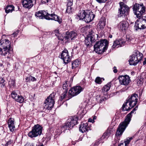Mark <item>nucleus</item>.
Here are the masks:
<instances>
[{
    "instance_id": "f257e3e1",
    "label": "nucleus",
    "mask_w": 146,
    "mask_h": 146,
    "mask_svg": "<svg viewBox=\"0 0 146 146\" xmlns=\"http://www.w3.org/2000/svg\"><path fill=\"white\" fill-rule=\"evenodd\" d=\"M138 95L134 93L129 96L121 108L123 111H128L137 104L138 101Z\"/></svg>"
},
{
    "instance_id": "f03ea898",
    "label": "nucleus",
    "mask_w": 146,
    "mask_h": 146,
    "mask_svg": "<svg viewBox=\"0 0 146 146\" xmlns=\"http://www.w3.org/2000/svg\"><path fill=\"white\" fill-rule=\"evenodd\" d=\"M137 107L138 106H137L134 108L133 110L127 115V117L125 121L120 124L116 133L115 135L116 136H120L122 135L131 121V118L132 116L131 114L137 110Z\"/></svg>"
},
{
    "instance_id": "7ed1b4c3",
    "label": "nucleus",
    "mask_w": 146,
    "mask_h": 146,
    "mask_svg": "<svg viewBox=\"0 0 146 146\" xmlns=\"http://www.w3.org/2000/svg\"><path fill=\"white\" fill-rule=\"evenodd\" d=\"M11 46L10 41L8 40L0 41V54L5 56L8 54L7 58H10L13 54L10 52Z\"/></svg>"
},
{
    "instance_id": "20e7f679",
    "label": "nucleus",
    "mask_w": 146,
    "mask_h": 146,
    "mask_svg": "<svg viewBox=\"0 0 146 146\" xmlns=\"http://www.w3.org/2000/svg\"><path fill=\"white\" fill-rule=\"evenodd\" d=\"M35 16L40 19L54 20L58 21L60 24L62 22L61 19L59 18L57 15L54 14H49L44 11H39L36 12Z\"/></svg>"
},
{
    "instance_id": "39448f33",
    "label": "nucleus",
    "mask_w": 146,
    "mask_h": 146,
    "mask_svg": "<svg viewBox=\"0 0 146 146\" xmlns=\"http://www.w3.org/2000/svg\"><path fill=\"white\" fill-rule=\"evenodd\" d=\"M108 42L105 40H102L97 41L94 45V51L98 54L103 53L107 50Z\"/></svg>"
},
{
    "instance_id": "423d86ee",
    "label": "nucleus",
    "mask_w": 146,
    "mask_h": 146,
    "mask_svg": "<svg viewBox=\"0 0 146 146\" xmlns=\"http://www.w3.org/2000/svg\"><path fill=\"white\" fill-rule=\"evenodd\" d=\"M134 13L138 18H141L142 15L145 13V8L143 4L140 5L135 4L133 7Z\"/></svg>"
},
{
    "instance_id": "0eeeda50",
    "label": "nucleus",
    "mask_w": 146,
    "mask_h": 146,
    "mask_svg": "<svg viewBox=\"0 0 146 146\" xmlns=\"http://www.w3.org/2000/svg\"><path fill=\"white\" fill-rule=\"evenodd\" d=\"M55 93H52L47 98L44 103V108L46 110H50L53 108L54 104Z\"/></svg>"
},
{
    "instance_id": "6e6552de",
    "label": "nucleus",
    "mask_w": 146,
    "mask_h": 146,
    "mask_svg": "<svg viewBox=\"0 0 146 146\" xmlns=\"http://www.w3.org/2000/svg\"><path fill=\"white\" fill-rule=\"evenodd\" d=\"M98 37V35L92 31L89 32V34L85 38V44L87 46H90L97 40Z\"/></svg>"
},
{
    "instance_id": "1a4fd4ad",
    "label": "nucleus",
    "mask_w": 146,
    "mask_h": 146,
    "mask_svg": "<svg viewBox=\"0 0 146 146\" xmlns=\"http://www.w3.org/2000/svg\"><path fill=\"white\" fill-rule=\"evenodd\" d=\"M143 54L138 51L130 56L129 60V64L131 65H135L142 59Z\"/></svg>"
},
{
    "instance_id": "9d476101",
    "label": "nucleus",
    "mask_w": 146,
    "mask_h": 146,
    "mask_svg": "<svg viewBox=\"0 0 146 146\" xmlns=\"http://www.w3.org/2000/svg\"><path fill=\"white\" fill-rule=\"evenodd\" d=\"M42 127L38 124L35 125L32 130L28 133V136L33 138L40 135L42 133Z\"/></svg>"
},
{
    "instance_id": "9b49d317",
    "label": "nucleus",
    "mask_w": 146,
    "mask_h": 146,
    "mask_svg": "<svg viewBox=\"0 0 146 146\" xmlns=\"http://www.w3.org/2000/svg\"><path fill=\"white\" fill-rule=\"evenodd\" d=\"M138 18L135 22L134 26V29L136 31L146 28V17H142V18Z\"/></svg>"
},
{
    "instance_id": "f8f14e48",
    "label": "nucleus",
    "mask_w": 146,
    "mask_h": 146,
    "mask_svg": "<svg viewBox=\"0 0 146 146\" xmlns=\"http://www.w3.org/2000/svg\"><path fill=\"white\" fill-rule=\"evenodd\" d=\"M78 119V117L77 116L72 117L71 118L68 119L67 122L62 127V129H64L65 130L72 128L77 123Z\"/></svg>"
},
{
    "instance_id": "ddd939ff",
    "label": "nucleus",
    "mask_w": 146,
    "mask_h": 146,
    "mask_svg": "<svg viewBox=\"0 0 146 146\" xmlns=\"http://www.w3.org/2000/svg\"><path fill=\"white\" fill-rule=\"evenodd\" d=\"M119 5L120 7L118 9V16L120 17L127 13L129 11V8L127 5L123 2L119 3Z\"/></svg>"
},
{
    "instance_id": "4468645a",
    "label": "nucleus",
    "mask_w": 146,
    "mask_h": 146,
    "mask_svg": "<svg viewBox=\"0 0 146 146\" xmlns=\"http://www.w3.org/2000/svg\"><path fill=\"white\" fill-rule=\"evenodd\" d=\"M83 88L80 86H77L72 88L69 91V94L72 97L76 96L83 91Z\"/></svg>"
},
{
    "instance_id": "2eb2a0df",
    "label": "nucleus",
    "mask_w": 146,
    "mask_h": 146,
    "mask_svg": "<svg viewBox=\"0 0 146 146\" xmlns=\"http://www.w3.org/2000/svg\"><path fill=\"white\" fill-rule=\"evenodd\" d=\"M118 79L120 84L125 86L128 85L131 81L129 76L127 75L120 76Z\"/></svg>"
},
{
    "instance_id": "dca6fc26",
    "label": "nucleus",
    "mask_w": 146,
    "mask_h": 146,
    "mask_svg": "<svg viewBox=\"0 0 146 146\" xmlns=\"http://www.w3.org/2000/svg\"><path fill=\"white\" fill-rule=\"evenodd\" d=\"M60 56V58L63 59L64 63L66 64L71 61L68 51L66 49H65L62 51Z\"/></svg>"
},
{
    "instance_id": "f3484780",
    "label": "nucleus",
    "mask_w": 146,
    "mask_h": 146,
    "mask_svg": "<svg viewBox=\"0 0 146 146\" xmlns=\"http://www.w3.org/2000/svg\"><path fill=\"white\" fill-rule=\"evenodd\" d=\"M95 17V15L92 12H89L88 13L86 12L84 19V20L86 23H89Z\"/></svg>"
},
{
    "instance_id": "a211bd4d",
    "label": "nucleus",
    "mask_w": 146,
    "mask_h": 146,
    "mask_svg": "<svg viewBox=\"0 0 146 146\" xmlns=\"http://www.w3.org/2000/svg\"><path fill=\"white\" fill-rule=\"evenodd\" d=\"M79 131L82 133L84 132H87L90 130V127L88 125V123H82L80 125L79 127Z\"/></svg>"
},
{
    "instance_id": "6ab92c4d",
    "label": "nucleus",
    "mask_w": 146,
    "mask_h": 146,
    "mask_svg": "<svg viewBox=\"0 0 146 146\" xmlns=\"http://www.w3.org/2000/svg\"><path fill=\"white\" fill-rule=\"evenodd\" d=\"M34 1V0H22V4L25 8L29 9L33 6Z\"/></svg>"
},
{
    "instance_id": "aec40b11",
    "label": "nucleus",
    "mask_w": 146,
    "mask_h": 146,
    "mask_svg": "<svg viewBox=\"0 0 146 146\" xmlns=\"http://www.w3.org/2000/svg\"><path fill=\"white\" fill-rule=\"evenodd\" d=\"M125 42V41L122 39L116 40L114 42L112 47L113 48L116 47L118 48L124 45Z\"/></svg>"
},
{
    "instance_id": "412c9836",
    "label": "nucleus",
    "mask_w": 146,
    "mask_h": 146,
    "mask_svg": "<svg viewBox=\"0 0 146 146\" xmlns=\"http://www.w3.org/2000/svg\"><path fill=\"white\" fill-rule=\"evenodd\" d=\"M8 124L10 130L13 132L14 131L15 128L14 119L12 118H10L8 120Z\"/></svg>"
},
{
    "instance_id": "4be33fe9",
    "label": "nucleus",
    "mask_w": 146,
    "mask_h": 146,
    "mask_svg": "<svg viewBox=\"0 0 146 146\" xmlns=\"http://www.w3.org/2000/svg\"><path fill=\"white\" fill-rule=\"evenodd\" d=\"M77 35V33L74 31H71L70 33L67 32L65 38L66 39L70 38L72 40L74 39Z\"/></svg>"
},
{
    "instance_id": "5701e85b",
    "label": "nucleus",
    "mask_w": 146,
    "mask_h": 146,
    "mask_svg": "<svg viewBox=\"0 0 146 146\" xmlns=\"http://www.w3.org/2000/svg\"><path fill=\"white\" fill-rule=\"evenodd\" d=\"M119 26L122 30L125 31L128 29V24L126 21H122L119 23Z\"/></svg>"
},
{
    "instance_id": "b1692460",
    "label": "nucleus",
    "mask_w": 146,
    "mask_h": 146,
    "mask_svg": "<svg viewBox=\"0 0 146 146\" xmlns=\"http://www.w3.org/2000/svg\"><path fill=\"white\" fill-rule=\"evenodd\" d=\"M110 84L109 83L106 85L102 88L101 94L103 95H105L107 94V92L110 88Z\"/></svg>"
},
{
    "instance_id": "393cba45",
    "label": "nucleus",
    "mask_w": 146,
    "mask_h": 146,
    "mask_svg": "<svg viewBox=\"0 0 146 146\" xmlns=\"http://www.w3.org/2000/svg\"><path fill=\"white\" fill-rule=\"evenodd\" d=\"M63 93L62 94L61 96L60 97V100L62 101L64 98H66V100H67L70 99L72 98V96L69 94V96H66V94L68 92L66 90L63 91Z\"/></svg>"
},
{
    "instance_id": "a878e982",
    "label": "nucleus",
    "mask_w": 146,
    "mask_h": 146,
    "mask_svg": "<svg viewBox=\"0 0 146 146\" xmlns=\"http://www.w3.org/2000/svg\"><path fill=\"white\" fill-rule=\"evenodd\" d=\"M106 25V22L103 19H101L99 21L97 25V27L100 29H103Z\"/></svg>"
},
{
    "instance_id": "bb28decb",
    "label": "nucleus",
    "mask_w": 146,
    "mask_h": 146,
    "mask_svg": "<svg viewBox=\"0 0 146 146\" xmlns=\"http://www.w3.org/2000/svg\"><path fill=\"white\" fill-rule=\"evenodd\" d=\"M111 133V131L108 130L107 131L105 132L103 135L101 137V140H106L109 136L110 135Z\"/></svg>"
},
{
    "instance_id": "cd10ccee",
    "label": "nucleus",
    "mask_w": 146,
    "mask_h": 146,
    "mask_svg": "<svg viewBox=\"0 0 146 146\" xmlns=\"http://www.w3.org/2000/svg\"><path fill=\"white\" fill-rule=\"evenodd\" d=\"M86 13L85 11H82L76 16V18L79 20L84 19Z\"/></svg>"
},
{
    "instance_id": "c85d7f7f",
    "label": "nucleus",
    "mask_w": 146,
    "mask_h": 146,
    "mask_svg": "<svg viewBox=\"0 0 146 146\" xmlns=\"http://www.w3.org/2000/svg\"><path fill=\"white\" fill-rule=\"evenodd\" d=\"M14 7L13 5L7 6L5 9V12L7 13L12 12L14 10Z\"/></svg>"
},
{
    "instance_id": "c756f323",
    "label": "nucleus",
    "mask_w": 146,
    "mask_h": 146,
    "mask_svg": "<svg viewBox=\"0 0 146 146\" xmlns=\"http://www.w3.org/2000/svg\"><path fill=\"white\" fill-rule=\"evenodd\" d=\"M80 64V62L77 60H76L72 62V68L75 69L78 67Z\"/></svg>"
},
{
    "instance_id": "7c9ffc66",
    "label": "nucleus",
    "mask_w": 146,
    "mask_h": 146,
    "mask_svg": "<svg viewBox=\"0 0 146 146\" xmlns=\"http://www.w3.org/2000/svg\"><path fill=\"white\" fill-rule=\"evenodd\" d=\"M24 98L22 96L18 95L15 101L20 103H22L24 102Z\"/></svg>"
},
{
    "instance_id": "2f4dec72",
    "label": "nucleus",
    "mask_w": 146,
    "mask_h": 146,
    "mask_svg": "<svg viewBox=\"0 0 146 146\" xmlns=\"http://www.w3.org/2000/svg\"><path fill=\"white\" fill-rule=\"evenodd\" d=\"M68 81H65L64 83L63 84L62 88L63 89V91H68Z\"/></svg>"
},
{
    "instance_id": "473e14b6",
    "label": "nucleus",
    "mask_w": 146,
    "mask_h": 146,
    "mask_svg": "<svg viewBox=\"0 0 146 146\" xmlns=\"http://www.w3.org/2000/svg\"><path fill=\"white\" fill-rule=\"evenodd\" d=\"M36 80V79L34 77L32 76H29L26 78V81L27 82L35 81Z\"/></svg>"
},
{
    "instance_id": "72a5a7b5",
    "label": "nucleus",
    "mask_w": 146,
    "mask_h": 146,
    "mask_svg": "<svg viewBox=\"0 0 146 146\" xmlns=\"http://www.w3.org/2000/svg\"><path fill=\"white\" fill-rule=\"evenodd\" d=\"M11 95L12 98L14 99L15 100L16 99L19 95H18L16 92L14 91H13L11 93Z\"/></svg>"
},
{
    "instance_id": "f704fd0d",
    "label": "nucleus",
    "mask_w": 146,
    "mask_h": 146,
    "mask_svg": "<svg viewBox=\"0 0 146 146\" xmlns=\"http://www.w3.org/2000/svg\"><path fill=\"white\" fill-rule=\"evenodd\" d=\"M133 137H134L133 136L130 138H127L126 139V140L124 141L125 144L127 146V145L129 144L131 141L133 139Z\"/></svg>"
},
{
    "instance_id": "c9c22d12",
    "label": "nucleus",
    "mask_w": 146,
    "mask_h": 146,
    "mask_svg": "<svg viewBox=\"0 0 146 146\" xmlns=\"http://www.w3.org/2000/svg\"><path fill=\"white\" fill-rule=\"evenodd\" d=\"M1 80L0 82V87L3 88L5 87V80L3 78H1Z\"/></svg>"
},
{
    "instance_id": "e433bc0d",
    "label": "nucleus",
    "mask_w": 146,
    "mask_h": 146,
    "mask_svg": "<svg viewBox=\"0 0 146 146\" xmlns=\"http://www.w3.org/2000/svg\"><path fill=\"white\" fill-rule=\"evenodd\" d=\"M15 81L12 79L10 80L8 82L9 84L11 87L14 86H15Z\"/></svg>"
},
{
    "instance_id": "4c0bfd02",
    "label": "nucleus",
    "mask_w": 146,
    "mask_h": 146,
    "mask_svg": "<svg viewBox=\"0 0 146 146\" xmlns=\"http://www.w3.org/2000/svg\"><path fill=\"white\" fill-rule=\"evenodd\" d=\"M102 94H101V95L99 96V97L100 98L99 102L100 103H102L106 99V97L104 96H102Z\"/></svg>"
},
{
    "instance_id": "58836bf2",
    "label": "nucleus",
    "mask_w": 146,
    "mask_h": 146,
    "mask_svg": "<svg viewBox=\"0 0 146 146\" xmlns=\"http://www.w3.org/2000/svg\"><path fill=\"white\" fill-rule=\"evenodd\" d=\"M95 82L97 84H100L102 82V78L99 77H97L95 80Z\"/></svg>"
},
{
    "instance_id": "ea45409f",
    "label": "nucleus",
    "mask_w": 146,
    "mask_h": 146,
    "mask_svg": "<svg viewBox=\"0 0 146 146\" xmlns=\"http://www.w3.org/2000/svg\"><path fill=\"white\" fill-rule=\"evenodd\" d=\"M67 8L66 12L68 13H70L71 12V7L70 6L67 5Z\"/></svg>"
},
{
    "instance_id": "a19ab883",
    "label": "nucleus",
    "mask_w": 146,
    "mask_h": 146,
    "mask_svg": "<svg viewBox=\"0 0 146 146\" xmlns=\"http://www.w3.org/2000/svg\"><path fill=\"white\" fill-rule=\"evenodd\" d=\"M72 0H68L67 5L71 6L73 4Z\"/></svg>"
},
{
    "instance_id": "79ce46f5",
    "label": "nucleus",
    "mask_w": 146,
    "mask_h": 146,
    "mask_svg": "<svg viewBox=\"0 0 146 146\" xmlns=\"http://www.w3.org/2000/svg\"><path fill=\"white\" fill-rule=\"evenodd\" d=\"M18 31H17L16 32H14L12 35V36L14 37L17 36V35L18 34Z\"/></svg>"
},
{
    "instance_id": "37998d69",
    "label": "nucleus",
    "mask_w": 146,
    "mask_h": 146,
    "mask_svg": "<svg viewBox=\"0 0 146 146\" xmlns=\"http://www.w3.org/2000/svg\"><path fill=\"white\" fill-rule=\"evenodd\" d=\"M99 3H105L107 0H96Z\"/></svg>"
},
{
    "instance_id": "c03bdc74",
    "label": "nucleus",
    "mask_w": 146,
    "mask_h": 146,
    "mask_svg": "<svg viewBox=\"0 0 146 146\" xmlns=\"http://www.w3.org/2000/svg\"><path fill=\"white\" fill-rule=\"evenodd\" d=\"M59 31L58 30L56 31L55 32V35L57 37H59Z\"/></svg>"
},
{
    "instance_id": "a18cd8bd",
    "label": "nucleus",
    "mask_w": 146,
    "mask_h": 146,
    "mask_svg": "<svg viewBox=\"0 0 146 146\" xmlns=\"http://www.w3.org/2000/svg\"><path fill=\"white\" fill-rule=\"evenodd\" d=\"M118 146H127L125 143H121Z\"/></svg>"
},
{
    "instance_id": "49530a36",
    "label": "nucleus",
    "mask_w": 146,
    "mask_h": 146,
    "mask_svg": "<svg viewBox=\"0 0 146 146\" xmlns=\"http://www.w3.org/2000/svg\"><path fill=\"white\" fill-rule=\"evenodd\" d=\"M113 72L114 73H116L117 72V70L116 69V67L115 66H114L113 68Z\"/></svg>"
},
{
    "instance_id": "de8ad7c7",
    "label": "nucleus",
    "mask_w": 146,
    "mask_h": 146,
    "mask_svg": "<svg viewBox=\"0 0 146 146\" xmlns=\"http://www.w3.org/2000/svg\"><path fill=\"white\" fill-rule=\"evenodd\" d=\"M25 146H34L33 143H29L25 145Z\"/></svg>"
},
{
    "instance_id": "09e8293b",
    "label": "nucleus",
    "mask_w": 146,
    "mask_h": 146,
    "mask_svg": "<svg viewBox=\"0 0 146 146\" xmlns=\"http://www.w3.org/2000/svg\"><path fill=\"white\" fill-rule=\"evenodd\" d=\"M50 0H42V1L43 3H46L48 2Z\"/></svg>"
},
{
    "instance_id": "8fccbe9b",
    "label": "nucleus",
    "mask_w": 146,
    "mask_h": 146,
    "mask_svg": "<svg viewBox=\"0 0 146 146\" xmlns=\"http://www.w3.org/2000/svg\"><path fill=\"white\" fill-rule=\"evenodd\" d=\"M88 122H92V123H93L94 122V120H93V119H92L91 118H89V119L88 120Z\"/></svg>"
},
{
    "instance_id": "3c124183",
    "label": "nucleus",
    "mask_w": 146,
    "mask_h": 146,
    "mask_svg": "<svg viewBox=\"0 0 146 146\" xmlns=\"http://www.w3.org/2000/svg\"><path fill=\"white\" fill-rule=\"evenodd\" d=\"M146 64V58L145 59L144 61L143 62V64L145 65Z\"/></svg>"
},
{
    "instance_id": "603ef678",
    "label": "nucleus",
    "mask_w": 146,
    "mask_h": 146,
    "mask_svg": "<svg viewBox=\"0 0 146 146\" xmlns=\"http://www.w3.org/2000/svg\"><path fill=\"white\" fill-rule=\"evenodd\" d=\"M126 40L127 41H129V40H131V39H130V38H129L128 37H127V38H126Z\"/></svg>"
},
{
    "instance_id": "864d4df0",
    "label": "nucleus",
    "mask_w": 146,
    "mask_h": 146,
    "mask_svg": "<svg viewBox=\"0 0 146 146\" xmlns=\"http://www.w3.org/2000/svg\"><path fill=\"white\" fill-rule=\"evenodd\" d=\"M96 119V116H94L93 117V119L94 120V119Z\"/></svg>"
},
{
    "instance_id": "5fc2aeb1",
    "label": "nucleus",
    "mask_w": 146,
    "mask_h": 146,
    "mask_svg": "<svg viewBox=\"0 0 146 146\" xmlns=\"http://www.w3.org/2000/svg\"><path fill=\"white\" fill-rule=\"evenodd\" d=\"M112 36L111 35H110L109 36V37L110 38H112Z\"/></svg>"
},
{
    "instance_id": "6e6d98bb",
    "label": "nucleus",
    "mask_w": 146,
    "mask_h": 146,
    "mask_svg": "<svg viewBox=\"0 0 146 146\" xmlns=\"http://www.w3.org/2000/svg\"><path fill=\"white\" fill-rule=\"evenodd\" d=\"M8 145V143H7L5 145V146H7Z\"/></svg>"
},
{
    "instance_id": "4d7b16f0",
    "label": "nucleus",
    "mask_w": 146,
    "mask_h": 146,
    "mask_svg": "<svg viewBox=\"0 0 146 146\" xmlns=\"http://www.w3.org/2000/svg\"><path fill=\"white\" fill-rule=\"evenodd\" d=\"M40 146H44V145H40Z\"/></svg>"
}]
</instances>
